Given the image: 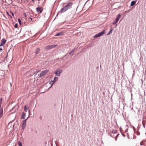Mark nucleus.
<instances>
[{
	"instance_id": "nucleus-29",
	"label": "nucleus",
	"mask_w": 146,
	"mask_h": 146,
	"mask_svg": "<svg viewBox=\"0 0 146 146\" xmlns=\"http://www.w3.org/2000/svg\"><path fill=\"white\" fill-rule=\"evenodd\" d=\"M2 50V49L1 48L0 49V50Z\"/></svg>"
},
{
	"instance_id": "nucleus-31",
	"label": "nucleus",
	"mask_w": 146,
	"mask_h": 146,
	"mask_svg": "<svg viewBox=\"0 0 146 146\" xmlns=\"http://www.w3.org/2000/svg\"><path fill=\"white\" fill-rule=\"evenodd\" d=\"M133 75H134V73H133Z\"/></svg>"
},
{
	"instance_id": "nucleus-22",
	"label": "nucleus",
	"mask_w": 146,
	"mask_h": 146,
	"mask_svg": "<svg viewBox=\"0 0 146 146\" xmlns=\"http://www.w3.org/2000/svg\"><path fill=\"white\" fill-rule=\"evenodd\" d=\"M117 21H116V20H115L113 23V25H115V24H116L117 23Z\"/></svg>"
},
{
	"instance_id": "nucleus-35",
	"label": "nucleus",
	"mask_w": 146,
	"mask_h": 146,
	"mask_svg": "<svg viewBox=\"0 0 146 146\" xmlns=\"http://www.w3.org/2000/svg\"><path fill=\"white\" fill-rule=\"evenodd\" d=\"M138 134L139 135V133H138Z\"/></svg>"
},
{
	"instance_id": "nucleus-33",
	"label": "nucleus",
	"mask_w": 146,
	"mask_h": 146,
	"mask_svg": "<svg viewBox=\"0 0 146 146\" xmlns=\"http://www.w3.org/2000/svg\"><path fill=\"white\" fill-rule=\"evenodd\" d=\"M116 26H117V25H115V27H116Z\"/></svg>"
},
{
	"instance_id": "nucleus-18",
	"label": "nucleus",
	"mask_w": 146,
	"mask_h": 146,
	"mask_svg": "<svg viewBox=\"0 0 146 146\" xmlns=\"http://www.w3.org/2000/svg\"><path fill=\"white\" fill-rule=\"evenodd\" d=\"M74 49L72 50L70 52V53H69V54H72V55L74 54Z\"/></svg>"
},
{
	"instance_id": "nucleus-12",
	"label": "nucleus",
	"mask_w": 146,
	"mask_h": 146,
	"mask_svg": "<svg viewBox=\"0 0 146 146\" xmlns=\"http://www.w3.org/2000/svg\"><path fill=\"white\" fill-rule=\"evenodd\" d=\"M121 15L120 14H119L117 15V17L115 20L117 22L121 18Z\"/></svg>"
},
{
	"instance_id": "nucleus-27",
	"label": "nucleus",
	"mask_w": 146,
	"mask_h": 146,
	"mask_svg": "<svg viewBox=\"0 0 146 146\" xmlns=\"http://www.w3.org/2000/svg\"><path fill=\"white\" fill-rule=\"evenodd\" d=\"M29 118V117H27V118L25 119V120H26V121H27V120Z\"/></svg>"
},
{
	"instance_id": "nucleus-32",
	"label": "nucleus",
	"mask_w": 146,
	"mask_h": 146,
	"mask_svg": "<svg viewBox=\"0 0 146 146\" xmlns=\"http://www.w3.org/2000/svg\"><path fill=\"white\" fill-rule=\"evenodd\" d=\"M140 145H141V143H140Z\"/></svg>"
},
{
	"instance_id": "nucleus-3",
	"label": "nucleus",
	"mask_w": 146,
	"mask_h": 146,
	"mask_svg": "<svg viewBox=\"0 0 146 146\" xmlns=\"http://www.w3.org/2000/svg\"><path fill=\"white\" fill-rule=\"evenodd\" d=\"M57 46V45H48L45 47V48L46 49H50L54 48Z\"/></svg>"
},
{
	"instance_id": "nucleus-25",
	"label": "nucleus",
	"mask_w": 146,
	"mask_h": 146,
	"mask_svg": "<svg viewBox=\"0 0 146 146\" xmlns=\"http://www.w3.org/2000/svg\"><path fill=\"white\" fill-rule=\"evenodd\" d=\"M15 28H16V27H17V24H15Z\"/></svg>"
},
{
	"instance_id": "nucleus-19",
	"label": "nucleus",
	"mask_w": 146,
	"mask_h": 146,
	"mask_svg": "<svg viewBox=\"0 0 146 146\" xmlns=\"http://www.w3.org/2000/svg\"><path fill=\"white\" fill-rule=\"evenodd\" d=\"M113 29H111L110 30V31L107 34V35H110L111 33H112V31L113 30Z\"/></svg>"
},
{
	"instance_id": "nucleus-9",
	"label": "nucleus",
	"mask_w": 146,
	"mask_h": 146,
	"mask_svg": "<svg viewBox=\"0 0 146 146\" xmlns=\"http://www.w3.org/2000/svg\"><path fill=\"white\" fill-rule=\"evenodd\" d=\"M40 51V49L39 48H38L36 49V51L35 52V54L36 55L38 54Z\"/></svg>"
},
{
	"instance_id": "nucleus-26",
	"label": "nucleus",
	"mask_w": 146,
	"mask_h": 146,
	"mask_svg": "<svg viewBox=\"0 0 146 146\" xmlns=\"http://www.w3.org/2000/svg\"><path fill=\"white\" fill-rule=\"evenodd\" d=\"M11 13L12 14V15H13V16H14V15L13 13H12V12H11Z\"/></svg>"
},
{
	"instance_id": "nucleus-13",
	"label": "nucleus",
	"mask_w": 146,
	"mask_h": 146,
	"mask_svg": "<svg viewBox=\"0 0 146 146\" xmlns=\"http://www.w3.org/2000/svg\"><path fill=\"white\" fill-rule=\"evenodd\" d=\"M54 83L55 82H54L53 80H51L49 84L51 85V86L50 88L52 86V85L54 84Z\"/></svg>"
},
{
	"instance_id": "nucleus-14",
	"label": "nucleus",
	"mask_w": 146,
	"mask_h": 146,
	"mask_svg": "<svg viewBox=\"0 0 146 146\" xmlns=\"http://www.w3.org/2000/svg\"><path fill=\"white\" fill-rule=\"evenodd\" d=\"M136 2V1H131V6H132L133 5H134Z\"/></svg>"
},
{
	"instance_id": "nucleus-1",
	"label": "nucleus",
	"mask_w": 146,
	"mask_h": 146,
	"mask_svg": "<svg viewBox=\"0 0 146 146\" xmlns=\"http://www.w3.org/2000/svg\"><path fill=\"white\" fill-rule=\"evenodd\" d=\"M72 4L71 3H68L61 9L60 11V12L61 13L64 12L69 9L71 8L72 7Z\"/></svg>"
},
{
	"instance_id": "nucleus-8",
	"label": "nucleus",
	"mask_w": 146,
	"mask_h": 146,
	"mask_svg": "<svg viewBox=\"0 0 146 146\" xmlns=\"http://www.w3.org/2000/svg\"><path fill=\"white\" fill-rule=\"evenodd\" d=\"M36 10L37 12L38 13H41L42 11L43 10L42 8L40 7L36 8Z\"/></svg>"
},
{
	"instance_id": "nucleus-28",
	"label": "nucleus",
	"mask_w": 146,
	"mask_h": 146,
	"mask_svg": "<svg viewBox=\"0 0 146 146\" xmlns=\"http://www.w3.org/2000/svg\"><path fill=\"white\" fill-rule=\"evenodd\" d=\"M143 126L145 128V125H143Z\"/></svg>"
},
{
	"instance_id": "nucleus-21",
	"label": "nucleus",
	"mask_w": 146,
	"mask_h": 146,
	"mask_svg": "<svg viewBox=\"0 0 146 146\" xmlns=\"http://www.w3.org/2000/svg\"><path fill=\"white\" fill-rule=\"evenodd\" d=\"M2 98H0V109H1L2 108H1V102H2Z\"/></svg>"
},
{
	"instance_id": "nucleus-17",
	"label": "nucleus",
	"mask_w": 146,
	"mask_h": 146,
	"mask_svg": "<svg viewBox=\"0 0 146 146\" xmlns=\"http://www.w3.org/2000/svg\"><path fill=\"white\" fill-rule=\"evenodd\" d=\"M62 35V33H57L56 35H55V36H60Z\"/></svg>"
},
{
	"instance_id": "nucleus-20",
	"label": "nucleus",
	"mask_w": 146,
	"mask_h": 146,
	"mask_svg": "<svg viewBox=\"0 0 146 146\" xmlns=\"http://www.w3.org/2000/svg\"><path fill=\"white\" fill-rule=\"evenodd\" d=\"M18 145L19 146H22V143L20 141L18 142Z\"/></svg>"
},
{
	"instance_id": "nucleus-5",
	"label": "nucleus",
	"mask_w": 146,
	"mask_h": 146,
	"mask_svg": "<svg viewBox=\"0 0 146 146\" xmlns=\"http://www.w3.org/2000/svg\"><path fill=\"white\" fill-rule=\"evenodd\" d=\"M49 70H45L42 71L40 74V76L41 77L44 75H45L47 72H48Z\"/></svg>"
},
{
	"instance_id": "nucleus-2",
	"label": "nucleus",
	"mask_w": 146,
	"mask_h": 146,
	"mask_svg": "<svg viewBox=\"0 0 146 146\" xmlns=\"http://www.w3.org/2000/svg\"><path fill=\"white\" fill-rule=\"evenodd\" d=\"M62 71V70L58 69L56 70V71L54 72V74H55L57 76H60V73H61Z\"/></svg>"
},
{
	"instance_id": "nucleus-7",
	"label": "nucleus",
	"mask_w": 146,
	"mask_h": 146,
	"mask_svg": "<svg viewBox=\"0 0 146 146\" xmlns=\"http://www.w3.org/2000/svg\"><path fill=\"white\" fill-rule=\"evenodd\" d=\"M6 42V40L5 39L3 38L2 39L1 41L0 46H1L4 45Z\"/></svg>"
},
{
	"instance_id": "nucleus-4",
	"label": "nucleus",
	"mask_w": 146,
	"mask_h": 146,
	"mask_svg": "<svg viewBox=\"0 0 146 146\" xmlns=\"http://www.w3.org/2000/svg\"><path fill=\"white\" fill-rule=\"evenodd\" d=\"M105 33V31H103L102 32L96 34L94 36V38H97L99 37L100 36L104 34Z\"/></svg>"
},
{
	"instance_id": "nucleus-10",
	"label": "nucleus",
	"mask_w": 146,
	"mask_h": 146,
	"mask_svg": "<svg viewBox=\"0 0 146 146\" xmlns=\"http://www.w3.org/2000/svg\"><path fill=\"white\" fill-rule=\"evenodd\" d=\"M26 113L24 112L22 113V115L21 117V119H24L26 116Z\"/></svg>"
},
{
	"instance_id": "nucleus-34",
	"label": "nucleus",
	"mask_w": 146,
	"mask_h": 146,
	"mask_svg": "<svg viewBox=\"0 0 146 146\" xmlns=\"http://www.w3.org/2000/svg\"><path fill=\"white\" fill-rule=\"evenodd\" d=\"M31 19L32 20V18H31Z\"/></svg>"
},
{
	"instance_id": "nucleus-30",
	"label": "nucleus",
	"mask_w": 146,
	"mask_h": 146,
	"mask_svg": "<svg viewBox=\"0 0 146 146\" xmlns=\"http://www.w3.org/2000/svg\"><path fill=\"white\" fill-rule=\"evenodd\" d=\"M9 16L10 17H11V18H12V17L11 16L9 15Z\"/></svg>"
},
{
	"instance_id": "nucleus-23",
	"label": "nucleus",
	"mask_w": 146,
	"mask_h": 146,
	"mask_svg": "<svg viewBox=\"0 0 146 146\" xmlns=\"http://www.w3.org/2000/svg\"><path fill=\"white\" fill-rule=\"evenodd\" d=\"M18 21L19 22V23L20 24L21 23V21L20 20V19H18Z\"/></svg>"
},
{
	"instance_id": "nucleus-6",
	"label": "nucleus",
	"mask_w": 146,
	"mask_h": 146,
	"mask_svg": "<svg viewBox=\"0 0 146 146\" xmlns=\"http://www.w3.org/2000/svg\"><path fill=\"white\" fill-rule=\"evenodd\" d=\"M26 120H25L23 121L22 125V129H24L26 126Z\"/></svg>"
},
{
	"instance_id": "nucleus-15",
	"label": "nucleus",
	"mask_w": 146,
	"mask_h": 146,
	"mask_svg": "<svg viewBox=\"0 0 146 146\" xmlns=\"http://www.w3.org/2000/svg\"><path fill=\"white\" fill-rule=\"evenodd\" d=\"M58 78L57 77H55L54 78L53 81L54 82H55L58 80Z\"/></svg>"
},
{
	"instance_id": "nucleus-16",
	"label": "nucleus",
	"mask_w": 146,
	"mask_h": 146,
	"mask_svg": "<svg viewBox=\"0 0 146 146\" xmlns=\"http://www.w3.org/2000/svg\"><path fill=\"white\" fill-rule=\"evenodd\" d=\"M28 109L29 108L28 107H27L26 106H24V110L26 112H27Z\"/></svg>"
},
{
	"instance_id": "nucleus-36",
	"label": "nucleus",
	"mask_w": 146,
	"mask_h": 146,
	"mask_svg": "<svg viewBox=\"0 0 146 146\" xmlns=\"http://www.w3.org/2000/svg\"><path fill=\"white\" fill-rule=\"evenodd\" d=\"M38 0V1H40V0Z\"/></svg>"
},
{
	"instance_id": "nucleus-24",
	"label": "nucleus",
	"mask_w": 146,
	"mask_h": 146,
	"mask_svg": "<svg viewBox=\"0 0 146 146\" xmlns=\"http://www.w3.org/2000/svg\"><path fill=\"white\" fill-rule=\"evenodd\" d=\"M116 132H117V131H116V130H114V131H113V133H116Z\"/></svg>"
},
{
	"instance_id": "nucleus-11",
	"label": "nucleus",
	"mask_w": 146,
	"mask_h": 146,
	"mask_svg": "<svg viewBox=\"0 0 146 146\" xmlns=\"http://www.w3.org/2000/svg\"><path fill=\"white\" fill-rule=\"evenodd\" d=\"M3 115V109H0V118H1Z\"/></svg>"
}]
</instances>
